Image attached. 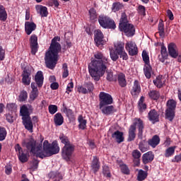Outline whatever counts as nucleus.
I'll return each instance as SVG.
<instances>
[{
	"mask_svg": "<svg viewBox=\"0 0 181 181\" xmlns=\"http://www.w3.org/2000/svg\"><path fill=\"white\" fill-rule=\"evenodd\" d=\"M94 57L95 59H91L88 65V71L94 80L99 81L100 77H103L105 74V71L110 66V62H108V58L104 57L101 52L95 54Z\"/></svg>",
	"mask_w": 181,
	"mask_h": 181,
	"instance_id": "f257e3e1",
	"label": "nucleus"
},
{
	"mask_svg": "<svg viewBox=\"0 0 181 181\" xmlns=\"http://www.w3.org/2000/svg\"><path fill=\"white\" fill-rule=\"evenodd\" d=\"M60 37H54L52 40V42L49 50L47 53V67L53 69L57 64L59 53L62 52V45H60Z\"/></svg>",
	"mask_w": 181,
	"mask_h": 181,
	"instance_id": "f03ea898",
	"label": "nucleus"
},
{
	"mask_svg": "<svg viewBox=\"0 0 181 181\" xmlns=\"http://www.w3.org/2000/svg\"><path fill=\"white\" fill-rule=\"evenodd\" d=\"M23 146H25L37 158H41V159L46 158L45 146H42V144L36 145V141L34 139H25L23 141Z\"/></svg>",
	"mask_w": 181,
	"mask_h": 181,
	"instance_id": "7ed1b4c3",
	"label": "nucleus"
},
{
	"mask_svg": "<svg viewBox=\"0 0 181 181\" xmlns=\"http://www.w3.org/2000/svg\"><path fill=\"white\" fill-rule=\"evenodd\" d=\"M114 46V49H110V56L111 60H112V62H117V60L119 59V57H122L124 60H128V54H127L125 49H124V42H115Z\"/></svg>",
	"mask_w": 181,
	"mask_h": 181,
	"instance_id": "20e7f679",
	"label": "nucleus"
},
{
	"mask_svg": "<svg viewBox=\"0 0 181 181\" xmlns=\"http://www.w3.org/2000/svg\"><path fill=\"white\" fill-rule=\"evenodd\" d=\"M119 29L121 32H124L128 37H131V36H134L135 35V27H134V25L128 23L127 14L125 13H122Z\"/></svg>",
	"mask_w": 181,
	"mask_h": 181,
	"instance_id": "39448f33",
	"label": "nucleus"
},
{
	"mask_svg": "<svg viewBox=\"0 0 181 181\" xmlns=\"http://www.w3.org/2000/svg\"><path fill=\"white\" fill-rule=\"evenodd\" d=\"M20 112L23 117V122L25 129L33 132V124L32 123V120H30V116H29V107L27 105H23Z\"/></svg>",
	"mask_w": 181,
	"mask_h": 181,
	"instance_id": "423d86ee",
	"label": "nucleus"
},
{
	"mask_svg": "<svg viewBox=\"0 0 181 181\" xmlns=\"http://www.w3.org/2000/svg\"><path fill=\"white\" fill-rule=\"evenodd\" d=\"M74 153V145L64 146L62 149V158L66 162H72L73 153Z\"/></svg>",
	"mask_w": 181,
	"mask_h": 181,
	"instance_id": "0eeeda50",
	"label": "nucleus"
},
{
	"mask_svg": "<svg viewBox=\"0 0 181 181\" xmlns=\"http://www.w3.org/2000/svg\"><path fill=\"white\" fill-rule=\"evenodd\" d=\"M98 22L100 26L105 29H115L116 28L115 22H114V20L107 16H99Z\"/></svg>",
	"mask_w": 181,
	"mask_h": 181,
	"instance_id": "6e6552de",
	"label": "nucleus"
},
{
	"mask_svg": "<svg viewBox=\"0 0 181 181\" xmlns=\"http://www.w3.org/2000/svg\"><path fill=\"white\" fill-rule=\"evenodd\" d=\"M167 110L165 111V117L170 121H173L175 118V110H176V101L169 100L167 102Z\"/></svg>",
	"mask_w": 181,
	"mask_h": 181,
	"instance_id": "1a4fd4ad",
	"label": "nucleus"
},
{
	"mask_svg": "<svg viewBox=\"0 0 181 181\" xmlns=\"http://www.w3.org/2000/svg\"><path fill=\"white\" fill-rule=\"evenodd\" d=\"M46 156H52V155H56L60 152V147L57 141H53L51 144H49V141H46Z\"/></svg>",
	"mask_w": 181,
	"mask_h": 181,
	"instance_id": "9d476101",
	"label": "nucleus"
},
{
	"mask_svg": "<svg viewBox=\"0 0 181 181\" xmlns=\"http://www.w3.org/2000/svg\"><path fill=\"white\" fill-rule=\"evenodd\" d=\"M99 107H105V105H110L112 103V96L111 95L105 93L101 92L99 94Z\"/></svg>",
	"mask_w": 181,
	"mask_h": 181,
	"instance_id": "9b49d317",
	"label": "nucleus"
},
{
	"mask_svg": "<svg viewBox=\"0 0 181 181\" xmlns=\"http://www.w3.org/2000/svg\"><path fill=\"white\" fill-rule=\"evenodd\" d=\"M125 49L129 56H136L138 54V47H136V44L133 41H128L125 44Z\"/></svg>",
	"mask_w": 181,
	"mask_h": 181,
	"instance_id": "f8f14e48",
	"label": "nucleus"
},
{
	"mask_svg": "<svg viewBox=\"0 0 181 181\" xmlns=\"http://www.w3.org/2000/svg\"><path fill=\"white\" fill-rule=\"evenodd\" d=\"M15 151L18 156V159L20 161H21L23 163H25V162H28V154L23 151V149H22V147H21V145L16 144L15 146Z\"/></svg>",
	"mask_w": 181,
	"mask_h": 181,
	"instance_id": "ddd939ff",
	"label": "nucleus"
},
{
	"mask_svg": "<svg viewBox=\"0 0 181 181\" xmlns=\"http://www.w3.org/2000/svg\"><path fill=\"white\" fill-rule=\"evenodd\" d=\"M30 46L31 49V54H36L37 49H39V44H37V36L36 35H32L30 37Z\"/></svg>",
	"mask_w": 181,
	"mask_h": 181,
	"instance_id": "4468645a",
	"label": "nucleus"
},
{
	"mask_svg": "<svg viewBox=\"0 0 181 181\" xmlns=\"http://www.w3.org/2000/svg\"><path fill=\"white\" fill-rule=\"evenodd\" d=\"M134 128H139V138L142 139V134H144V121L139 118H134L133 119V124Z\"/></svg>",
	"mask_w": 181,
	"mask_h": 181,
	"instance_id": "2eb2a0df",
	"label": "nucleus"
},
{
	"mask_svg": "<svg viewBox=\"0 0 181 181\" xmlns=\"http://www.w3.org/2000/svg\"><path fill=\"white\" fill-rule=\"evenodd\" d=\"M105 40H104V35L100 30L95 31V42L96 46L99 47L103 45H105Z\"/></svg>",
	"mask_w": 181,
	"mask_h": 181,
	"instance_id": "dca6fc26",
	"label": "nucleus"
},
{
	"mask_svg": "<svg viewBox=\"0 0 181 181\" xmlns=\"http://www.w3.org/2000/svg\"><path fill=\"white\" fill-rule=\"evenodd\" d=\"M31 88H32V90L30 93L29 102L33 103V101H35L37 98V96L39 95V90H37V86L35 83H31Z\"/></svg>",
	"mask_w": 181,
	"mask_h": 181,
	"instance_id": "f3484780",
	"label": "nucleus"
},
{
	"mask_svg": "<svg viewBox=\"0 0 181 181\" xmlns=\"http://www.w3.org/2000/svg\"><path fill=\"white\" fill-rule=\"evenodd\" d=\"M168 53L171 57L176 59L179 56V49L175 43H170L168 45Z\"/></svg>",
	"mask_w": 181,
	"mask_h": 181,
	"instance_id": "a211bd4d",
	"label": "nucleus"
},
{
	"mask_svg": "<svg viewBox=\"0 0 181 181\" xmlns=\"http://www.w3.org/2000/svg\"><path fill=\"white\" fill-rule=\"evenodd\" d=\"M157 46H161L160 55L158 56V59L161 63H165V61L168 59V51L166 49V47L160 43H157Z\"/></svg>",
	"mask_w": 181,
	"mask_h": 181,
	"instance_id": "6ab92c4d",
	"label": "nucleus"
},
{
	"mask_svg": "<svg viewBox=\"0 0 181 181\" xmlns=\"http://www.w3.org/2000/svg\"><path fill=\"white\" fill-rule=\"evenodd\" d=\"M149 121H151L153 124L159 122V113L155 110H151L148 115Z\"/></svg>",
	"mask_w": 181,
	"mask_h": 181,
	"instance_id": "aec40b11",
	"label": "nucleus"
},
{
	"mask_svg": "<svg viewBox=\"0 0 181 181\" xmlns=\"http://www.w3.org/2000/svg\"><path fill=\"white\" fill-rule=\"evenodd\" d=\"M22 77L23 84H24V86H29V84H30V80L32 78H30V72L25 69L22 74Z\"/></svg>",
	"mask_w": 181,
	"mask_h": 181,
	"instance_id": "412c9836",
	"label": "nucleus"
},
{
	"mask_svg": "<svg viewBox=\"0 0 181 181\" xmlns=\"http://www.w3.org/2000/svg\"><path fill=\"white\" fill-rule=\"evenodd\" d=\"M25 33L30 35L32 32L36 30V24L33 22L27 21L25 23Z\"/></svg>",
	"mask_w": 181,
	"mask_h": 181,
	"instance_id": "4be33fe9",
	"label": "nucleus"
},
{
	"mask_svg": "<svg viewBox=\"0 0 181 181\" xmlns=\"http://www.w3.org/2000/svg\"><path fill=\"white\" fill-rule=\"evenodd\" d=\"M43 72L38 71L35 76V81L38 87H42L43 86Z\"/></svg>",
	"mask_w": 181,
	"mask_h": 181,
	"instance_id": "5701e85b",
	"label": "nucleus"
},
{
	"mask_svg": "<svg viewBox=\"0 0 181 181\" xmlns=\"http://www.w3.org/2000/svg\"><path fill=\"white\" fill-rule=\"evenodd\" d=\"M112 138H113L117 144H121V142H124V133L116 131L112 134Z\"/></svg>",
	"mask_w": 181,
	"mask_h": 181,
	"instance_id": "b1692460",
	"label": "nucleus"
},
{
	"mask_svg": "<svg viewBox=\"0 0 181 181\" xmlns=\"http://www.w3.org/2000/svg\"><path fill=\"white\" fill-rule=\"evenodd\" d=\"M153 158H154V156L152 151H148L144 153L142 156L143 163H144V165H146V163H149V162H152L153 160Z\"/></svg>",
	"mask_w": 181,
	"mask_h": 181,
	"instance_id": "393cba45",
	"label": "nucleus"
},
{
	"mask_svg": "<svg viewBox=\"0 0 181 181\" xmlns=\"http://www.w3.org/2000/svg\"><path fill=\"white\" fill-rule=\"evenodd\" d=\"M131 93L134 97L139 95V93H141V85H139V82L138 81H134Z\"/></svg>",
	"mask_w": 181,
	"mask_h": 181,
	"instance_id": "a878e982",
	"label": "nucleus"
},
{
	"mask_svg": "<svg viewBox=\"0 0 181 181\" xmlns=\"http://www.w3.org/2000/svg\"><path fill=\"white\" fill-rule=\"evenodd\" d=\"M78 122L79 123L78 128L80 129H86V128H87V119H86V117L80 115L78 117Z\"/></svg>",
	"mask_w": 181,
	"mask_h": 181,
	"instance_id": "bb28decb",
	"label": "nucleus"
},
{
	"mask_svg": "<svg viewBox=\"0 0 181 181\" xmlns=\"http://www.w3.org/2000/svg\"><path fill=\"white\" fill-rule=\"evenodd\" d=\"M54 122L55 125L60 126L63 125V123L64 122V118L63 117V115H62V113H57L54 116Z\"/></svg>",
	"mask_w": 181,
	"mask_h": 181,
	"instance_id": "cd10ccee",
	"label": "nucleus"
},
{
	"mask_svg": "<svg viewBox=\"0 0 181 181\" xmlns=\"http://www.w3.org/2000/svg\"><path fill=\"white\" fill-rule=\"evenodd\" d=\"M153 83L158 88H161V87H163V84H165V78L163 76H158L153 80Z\"/></svg>",
	"mask_w": 181,
	"mask_h": 181,
	"instance_id": "c85d7f7f",
	"label": "nucleus"
},
{
	"mask_svg": "<svg viewBox=\"0 0 181 181\" xmlns=\"http://www.w3.org/2000/svg\"><path fill=\"white\" fill-rule=\"evenodd\" d=\"M99 107L102 112L103 114H105L106 115H109V114H112V112H114L115 111L114 106L112 105H110V106L105 105V106H103L102 107L101 106H99Z\"/></svg>",
	"mask_w": 181,
	"mask_h": 181,
	"instance_id": "c756f323",
	"label": "nucleus"
},
{
	"mask_svg": "<svg viewBox=\"0 0 181 181\" xmlns=\"http://www.w3.org/2000/svg\"><path fill=\"white\" fill-rule=\"evenodd\" d=\"M91 168L94 173H97V172L100 170V161H98V158L93 157V160L91 164Z\"/></svg>",
	"mask_w": 181,
	"mask_h": 181,
	"instance_id": "7c9ffc66",
	"label": "nucleus"
},
{
	"mask_svg": "<svg viewBox=\"0 0 181 181\" xmlns=\"http://www.w3.org/2000/svg\"><path fill=\"white\" fill-rule=\"evenodd\" d=\"M8 19V13L6 12V9L2 5H0V21L2 22H5Z\"/></svg>",
	"mask_w": 181,
	"mask_h": 181,
	"instance_id": "2f4dec72",
	"label": "nucleus"
},
{
	"mask_svg": "<svg viewBox=\"0 0 181 181\" xmlns=\"http://www.w3.org/2000/svg\"><path fill=\"white\" fill-rule=\"evenodd\" d=\"M117 80L120 87H125L127 86V79L125 78V74L119 73L117 75Z\"/></svg>",
	"mask_w": 181,
	"mask_h": 181,
	"instance_id": "473e14b6",
	"label": "nucleus"
},
{
	"mask_svg": "<svg viewBox=\"0 0 181 181\" xmlns=\"http://www.w3.org/2000/svg\"><path fill=\"white\" fill-rule=\"evenodd\" d=\"M159 142H160V139H159V136L156 135L148 141V144L150 146H152V148H156V146L159 145Z\"/></svg>",
	"mask_w": 181,
	"mask_h": 181,
	"instance_id": "72a5a7b5",
	"label": "nucleus"
},
{
	"mask_svg": "<svg viewBox=\"0 0 181 181\" xmlns=\"http://www.w3.org/2000/svg\"><path fill=\"white\" fill-rule=\"evenodd\" d=\"M135 132H136V128L134 125H131L129 130V138L128 141H134L135 139Z\"/></svg>",
	"mask_w": 181,
	"mask_h": 181,
	"instance_id": "f704fd0d",
	"label": "nucleus"
},
{
	"mask_svg": "<svg viewBox=\"0 0 181 181\" xmlns=\"http://www.w3.org/2000/svg\"><path fill=\"white\" fill-rule=\"evenodd\" d=\"M175 151H176V146H170L168 147L165 151V158H170V156H173L175 155Z\"/></svg>",
	"mask_w": 181,
	"mask_h": 181,
	"instance_id": "c9c22d12",
	"label": "nucleus"
},
{
	"mask_svg": "<svg viewBox=\"0 0 181 181\" xmlns=\"http://www.w3.org/2000/svg\"><path fill=\"white\" fill-rule=\"evenodd\" d=\"M144 71L146 78H151V76H152V67L151 66V64L144 65Z\"/></svg>",
	"mask_w": 181,
	"mask_h": 181,
	"instance_id": "e433bc0d",
	"label": "nucleus"
},
{
	"mask_svg": "<svg viewBox=\"0 0 181 181\" xmlns=\"http://www.w3.org/2000/svg\"><path fill=\"white\" fill-rule=\"evenodd\" d=\"M35 9L37 13H40L42 17L46 16V7L42 5H37L35 6Z\"/></svg>",
	"mask_w": 181,
	"mask_h": 181,
	"instance_id": "4c0bfd02",
	"label": "nucleus"
},
{
	"mask_svg": "<svg viewBox=\"0 0 181 181\" xmlns=\"http://www.w3.org/2000/svg\"><path fill=\"white\" fill-rule=\"evenodd\" d=\"M117 163L120 167L122 173H124V175L129 174V169H128V167H127V165L124 164V163H122L121 160H117Z\"/></svg>",
	"mask_w": 181,
	"mask_h": 181,
	"instance_id": "58836bf2",
	"label": "nucleus"
},
{
	"mask_svg": "<svg viewBox=\"0 0 181 181\" xmlns=\"http://www.w3.org/2000/svg\"><path fill=\"white\" fill-rule=\"evenodd\" d=\"M145 98L144 96H141V98L139 100V110L140 111H144V110H146V104L144 103Z\"/></svg>",
	"mask_w": 181,
	"mask_h": 181,
	"instance_id": "ea45409f",
	"label": "nucleus"
},
{
	"mask_svg": "<svg viewBox=\"0 0 181 181\" xmlns=\"http://www.w3.org/2000/svg\"><path fill=\"white\" fill-rule=\"evenodd\" d=\"M59 139L62 144H64V146H66V145H73L70 144V141L69 140V138L63 134L59 135Z\"/></svg>",
	"mask_w": 181,
	"mask_h": 181,
	"instance_id": "a19ab883",
	"label": "nucleus"
},
{
	"mask_svg": "<svg viewBox=\"0 0 181 181\" xmlns=\"http://www.w3.org/2000/svg\"><path fill=\"white\" fill-rule=\"evenodd\" d=\"M147 176H148V173H146L142 170H140L139 171V174L137 176V180H139V181L145 180V179H146Z\"/></svg>",
	"mask_w": 181,
	"mask_h": 181,
	"instance_id": "79ce46f5",
	"label": "nucleus"
},
{
	"mask_svg": "<svg viewBox=\"0 0 181 181\" xmlns=\"http://www.w3.org/2000/svg\"><path fill=\"white\" fill-rule=\"evenodd\" d=\"M148 95L152 100H158L159 97H160V93H159L157 90H150Z\"/></svg>",
	"mask_w": 181,
	"mask_h": 181,
	"instance_id": "37998d69",
	"label": "nucleus"
},
{
	"mask_svg": "<svg viewBox=\"0 0 181 181\" xmlns=\"http://www.w3.org/2000/svg\"><path fill=\"white\" fill-rule=\"evenodd\" d=\"M28 100V92L26 90H23L20 93L18 96V101L21 103H23V101H26Z\"/></svg>",
	"mask_w": 181,
	"mask_h": 181,
	"instance_id": "c03bdc74",
	"label": "nucleus"
},
{
	"mask_svg": "<svg viewBox=\"0 0 181 181\" xmlns=\"http://www.w3.org/2000/svg\"><path fill=\"white\" fill-rule=\"evenodd\" d=\"M6 109L10 112H16L18 110V105H16L15 103H8L6 105Z\"/></svg>",
	"mask_w": 181,
	"mask_h": 181,
	"instance_id": "a18cd8bd",
	"label": "nucleus"
},
{
	"mask_svg": "<svg viewBox=\"0 0 181 181\" xmlns=\"http://www.w3.org/2000/svg\"><path fill=\"white\" fill-rule=\"evenodd\" d=\"M103 174L105 177H111V171L108 165H105L103 166Z\"/></svg>",
	"mask_w": 181,
	"mask_h": 181,
	"instance_id": "49530a36",
	"label": "nucleus"
},
{
	"mask_svg": "<svg viewBox=\"0 0 181 181\" xmlns=\"http://www.w3.org/2000/svg\"><path fill=\"white\" fill-rule=\"evenodd\" d=\"M6 134V129H5V127H0V141H5Z\"/></svg>",
	"mask_w": 181,
	"mask_h": 181,
	"instance_id": "de8ad7c7",
	"label": "nucleus"
},
{
	"mask_svg": "<svg viewBox=\"0 0 181 181\" xmlns=\"http://www.w3.org/2000/svg\"><path fill=\"white\" fill-rule=\"evenodd\" d=\"M142 57L145 65L151 64V62L149 61V54H148V52H146V51H143Z\"/></svg>",
	"mask_w": 181,
	"mask_h": 181,
	"instance_id": "09e8293b",
	"label": "nucleus"
},
{
	"mask_svg": "<svg viewBox=\"0 0 181 181\" xmlns=\"http://www.w3.org/2000/svg\"><path fill=\"white\" fill-rule=\"evenodd\" d=\"M62 77L63 78H66L67 77H69V69L67 68V64H64L62 65Z\"/></svg>",
	"mask_w": 181,
	"mask_h": 181,
	"instance_id": "8fccbe9b",
	"label": "nucleus"
},
{
	"mask_svg": "<svg viewBox=\"0 0 181 181\" xmlns=\"http://www.w3.org/2000/svg\"><path fill=\"white\" fill-rule=\"evenodd\" d=\"M122 8H124V6H122V4H119V3L113 4L112 11L113 12H118V11L122 9Z\"/></svg>",
	"mask_w": 181,
	"mask_h": 181,
	"instance_id": "3c124183",
	"label": "nucleus"
},
{
	"mask_svg": "<svg viewBox=\"0 0 181 181\" xmlns=\"http://www.w3.org/2000/svg\"><path fill=\"white\" fill-rule=\"evenodd\" d=\"M89 15L91 21H94V19L97 18V12L95 11V9L90 8L89 10Z\"/></svg>",
	"mask_w": 181,
	"mask_h": 181,
	"instance_id": "603ef678",
	"label": "nucleus"
},
{
	"mask_svg": "<svg viewBox=\"0 0 181 181\" xmlns=\"http://www.w3.org/2000/svg\"><path fill=\"white\" fill-rule=\"evenodd\" d=\"M49 112L51 114H56L57 112V106L56 105H51L48 107Z\"/></svg>",
	"mask_w": 181,
	"mask_h": 181,
	"instance_id": "864d4df0",
	"label": "nucleus"
},
{
	"mask_svg": "<svg viewBox=\"0 0 181 181\" xmlns=\"http://www.w3.org/2000/svg\"><path fill=\"white\" fill-rule=\"evenodd\" d=\"M63 112L66 115V117H68V118H71V117H73V110L67 109V107L63 108Z\"/></svg>",
	"mask_w": 181,
	"mask_h": 181,
	"instance_id": "5fc2aeb1",
	"label": "nucleus"
},
{
	"mask_svg": "<svg viewBox=\"0 0 181 181\" xmlns=\"http://www.w3.org/2000/svg\"><path fill=\"white\" fill-rule=\"evenodd\" d=\"M77 91L79 92L81 94H87V93H88L87 88H86V85H84L83 86H78L77 88Z\"/></svg>",
	"mask_w": 181,
	"mask_h": 181,
	"instance_id": "6e6d98bb",
	"label": "nucleus"
},
{
	"mask_svg": "<svg viewBox=\"0 0 181 181\" xmlns=\"http://www.w3.org/2000/svg\"><path fill=\"white\" fill-rule=\"evenodd\" d=\"M74 87V84L73 83V82H70L69 83H68L66 91V94H70V93L73 91Z\"/></svg>",
	"mask_w": 181,
	"mask_h": 181,
	"instance_id": "4d7b16f0",
	"label": "nucleus"
},
{
	"mask_svg": "<svg viewBox=\"0 0 181 181\" xmlns=\"http://www.w3.org/2000/svg\"><path fill=\"white\" fill-rule=\"evenodd\" d=\"M141 152L138 150H134L132 152V156L134 159H139V158H141Z\"/></svg>",
	"mask_w": 181,
	"mask_h": 181,
	"instance_id": "13d9d810",
	"label": "nucleus"
},
{
	"mask_svg": "<svg viewBox=\"0 0 181 181\" xmlns=\"http://www.w3.org/2000/svg\"><path fill=\"white\" fill-rule=\"evenodd\" d=\"M5 173L6 175H11L12 173V165H8L5 166Z\"/></svg>",
	"mask_w": 181,
	"mask_h": 181,
	"instance_id": "bf43d9fd",
	"label": "nucleus"
},
{
	"mask_svg": "<svg viewBox=\"0 0 181 181\" xmlns=\"http://www.w3.org/2000/svg\"><path fill=\"white\" fill-rule=\"evenodd\" d=\"M85 87L86 88V89L88 90V91H93V90H94V85L92 83H88L85 84Z\"/></svg>",
	"mask_w": 181,
	"mask_h": 181,
	"instance_id": "052dcab7",
	"label": "nucleus"
},
{
	"mask_svg": "<svg viewBox=\"0 0 181 181\" xmlns=\"http://www.w3.org/2000/svg\"><path fill=\"white\" fill-rule=\"evenodd\" d=\"M5 59V50L4 48L0 46V60H4Z\"/></svg>",
	"mask_w": 181,
	"mask_h": 181,
	"instance_id": "680f3d73",
	"label": "nucleus"
},
{
	"mask_svg": "<svg viewBox=\"0 0 181 181\" xmlns=\"http://www.w3.org/2000/svg\"><path fill=\"white\" fill-rule=\"evenodd\" d=\"M6 118L8 122H10L11 124L13 122V116H12V115L11 114L6 115Z\"/></svg>",
	"mask_w": 181,
	"mask_h": 181,
	"instance_id": "e2e57ef3",
	"label": "nucleus"
},
{
	"mask_svg": "<svg viewBox=\"0 0 181 181\" xmlns=\"http://www.w3.org/2000/svg\"><path fill=\"white\" fill-rule=\"evenodd\" d=\"M172 162H181V153L175 156V158L172 160Z\"/></svg>",
	"mask_w": 181,
	"mask_h": 181,
	"instance_id": "0e129e2a",
	"label": "nucleus"
},
{
	"mask_svg": "<svg viewBox=\"0 0 181 181\" xmlns=\"http://www.w3.org/2000/svg\"><path fill=\"white\" fill-rule=\"evenodd\" d=\"M50 88H52V90H57V88H59V83L53 82L52 83H51Z\"/></svg>",
	"mask_w": 181,
	"mask_h": 181,
	"instance_id": "69168bd1",
	"label": "nucleus"
},
{
	"mask_svg": "<svg viewBox=\"0 0 181 181\" xmlns=\"http://www.w3.org/2000/svg\"><path fill=\"white\" fill-rule=\"evenodd\" d=\"M139 12L141 15H145V6H139Z\"/></svg>",
	"mask_w": 181,
	"mask_h": 181,
	"instance_id": "338daca9",
	"label": "nucleus"
},
{
	"mask_svg": "<svg viewBox=\"0 0 181 181\" xmlns=\"http://www.w3.org/2000/svg\"><path fill=\"white\" fill-rule=\"evenodd\" d=\"M158 30L160 31V36H162V35H163V23H160L158 25Z\"/></svg>",
	"mask_w": 181,
	"mask_h": 181,
	"instance_id": "774afa93",
	"label": "nucleus"
}]
</instances>
